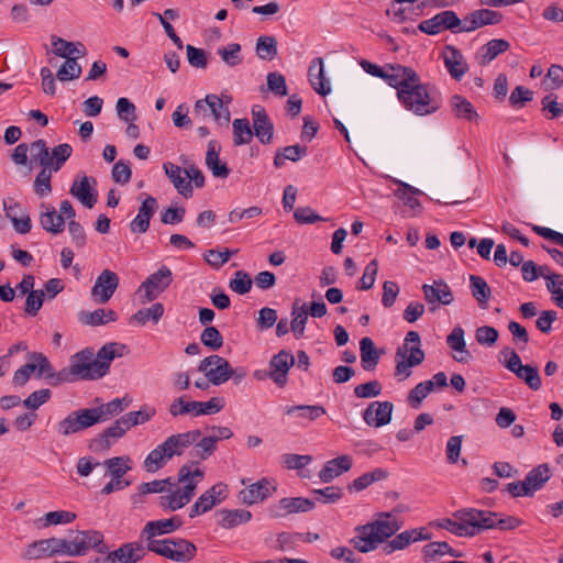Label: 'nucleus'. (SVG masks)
<instances>
[{"instance_id": "1", "label": "nucleus", "mask_w": 563, "mask_h": 563, "mask_svg": "<svg viewBox=\"0 0 563 563\" xmlns=\"http://www.w3.org/2000/svg\"><path fill=\"white\" fill-rule=\"evenodd\" d=\"M126 349L124 344L110 342L104 344L97 353L92 347H86L70 356L69 366L64 373V380L75 383L77 380H97L104 377L111 362L117 356H122Z\"/></svg>"}, {"instance_id": "2", "label": "nucleus", "mask_w": 563, "mask_h": 563, "mask_svg": "<svg viewBox=\"0 0 563 563\" xmlns=\"http://www.w3.org/2000/svg\"><path fill=\"white\" fill-rule=\"evenodd\" d=\"M400 529V523L389 512H379L376 518L355 528L350 543L361 553H368L386 542Z\"/></svg>"}, {"instance_id": "3", "label": "nucleus", "mask_w": 563, "mask_h": 563, "mask_svg": "<svg viewBox=\"0 0 563 563\" xmlns=\"http://www.w3.org/2000/svg\"><path fill=\"white\" fill-rule=\"evenodd\" d=\"M205 472L194 464H185L179 468L178 482L184 486L159 497L163 509L175 511L186 506L195 496L198 484L203 479Z\"/></svg>"}, {"instance_id": "4", "label": "nucleus", "mask_w": 563, "mask_h": 563, "mask_svg": "<svg viewBox=\"0 0 563 563\" xmlns=\"http://www.w3.org/2000/svg\"><path fill=\"white\" fill-rule=\"evenodd\" d=\"M397 98L406 110L419 117L430 115L441 107L439 99L429 90V85L422 84L419 76L408 88H402Z\"/></svg>"}, {"instance_id": "5", "label": "nucleus", "mask_w": 563, "mask_h": 563, "mask_svg": "<svg viewBox=\"0 0 563 563\" xmlns=\"http://www.w3.org/2000/svg\"><path fill=\"white\" fill-rule=\"evenodd\" d=\"M420 335L417 331H409L405 336L402 346L395 354V375L398 380L407 379L411 375V367L420 365L424 361V352L420 347Z\"/></svg>"}, {"instance_id": "6", "label": "nucleus", "mask_w": 563, "mask_h": 563, "mask_svg": "<svg viewBox=\"0 0 563 563\" xmlns=\"http://www.w3.org/2000/svg\"><path fill=\"white\" fill-rule=\"evenodd\" d=\"M91 550L99 554L108 552L104 536L98 530H77L70 539H66V555L84 556Z\"/></svg>"}, {"instance_id": "7", "label": "nucleus", "mask_w": 563, "mask_h": 563, "mask_svg": "<svg viewBox=\"0 0 563 563\" xmlns=\"http://www.w3.org/2000/svg\"><path fill=\"white\" fill-rule=\"evenodd\" d=\"M225 406L224 398L212 397L208 401L188 400L187 396H180L169 405V413L176 418L184 415H192L195 417L205 415H214L220 412Z\"/></svg>"}, {"instance_id": "8", "label": "nucleus", "mask_w": 563, "mask_h": 563, "mask_svg": "<svg viewBox=\"0 0 563 563\" xmlns=\"http://www.w3.org/2000/svg\"><path fill=\"white\" fill-rule=\"evenodd\" d=\"M481 510L463 508L453 514V519H443L439 527L459 537H474L479 533Z\"/></svg>"}, {"instance_id": "9", "label": "nucleus", "mask_w": 563, "mask_h": 563, "mask_svg": "<svg viewBox=\"0 0 563 563\" xmlns=\"http://www.w3.org/2000/svg\"><path fill=\"white\" fill-rule=\"evenodd\" d=\"M147 551L176 562H188L196 555V545L185 539H163L147 543Z\"/></svg>"}, {"instance_id": "10", "label": "nucleus", "mask_w": 563, "mask_h": 563, "mask_svg": "<svg viewBox=\"0 0 563 563\" xmlns=\"http://www.w3.org/2000/svg\"><path fill=\"white\" fill-rule=\"evenodd\" d=\"M173 282V273L169 267L162 265L155 273L151 274L139 287L137 294L141 303L155 300Z\"/></svg>"}, {"instance_id": "11", "label": "nucleus", "mask_w": 563, "mask_h": 563, "mask_svg": "<svg viewBox=\"0 0 563 563\" xmlns=\"http://www.w3.org/2000/svg\"><path fill=\"white\" fill-rule=\"evenodd\" d=\"M198 371L202 372L209 383L214 386L224 384L233 375L229 361L217 354L205 357L199 363Z\"/></svg>"}, {"instance_id": "12", "label": "nucleus", "mask_w": 563, "mask_h": 563, "mask_svg": "<svg viewBox=\"0 0 563 563\" xmlns=\"http://www.w3.org/2000/svg\"><path fill=\"white\" fill-rule=\"evenodd\" d=\"M96 423H98V417L92 415L90 408L79 409L70 412L67 417L60 420L56 426V430L58 434L69 437L86 430Z\"/></svg>"}, {"instance_id": "13", "label": "nucleus", "mask_w": 563, "mask_h": 563, "mask_svg": "<svg viewBox=\"0 0 563 563\" xmlns=\"http://www.w3.org/2000/svg\"><path fill=\"white\" fill-rule=\"evenodd\" d=\"M60 554L66 555V539L53 537L30 543L22 556L25 560H38Z\"/></svg>"}, {"instance_id": "14", "label": "nucleus", "mask_w": 563, "mask_h": 563, "mask_svg": "<svg viewBox=\"0 0 563 563\" xmlns=\"http://www.w3.org/2000/svg\"><path fill=\"white\" fill-rule=\"evenodd\" d=\"M316 507V501L303 497H285L268 507V516L273 519L285 518L289 515L309 512Z\"/></svg>"}, {"instance_id": "15", "label": "nucleus", "mask_w": 563, "mask_h": 563, "mask_svg": "<svg viewBox=\"0 0 563 563\" xmlns=\"http://www.w3.org/2000/svg\"><path fill=\"white\" fill-rule=\"evenodd\" d=\"M462 25V20L452 10L442 11L431 19L423 20L419 23L418 30L428 34L437 35L443 30H451L454 33H460L457 30Z\"/></svg>"}, {"instance_id": "16", "label": "nucleus", "mask_w": 563, "mask_h": 563, "mask_svg": "<svg viewBox=\"0 0 563 563\" xmlns=\"http://www.w3.org/2000/svg\"><path fill=\"white\" fill-rule=\"evenodd\" d=\"M228 497V485L220 482L207 489L191 506L189 517L195 518L211 510Z\"/></svg>"}, {"instance_id": "17", "label": "nucleus", "mask_w": 563, "mask_h": 563, "mask_svg": "<svg viewBox=\"0 0 563 563\" xmlns=\"http://www.w3.org/2000/svg\"><path fill=\"white\" fill-rule=\"evenodd\" d=\"M119 286V276L117 273L104 269L97 277L91 288V297L98 303L108 302Z\"/></svg>"}, {"instance_id": "18", "label": "nucleus", "mask_w": 563, "mask_h": 563, "mask_svg": "<svg viewBox=\"0 0 563 563\" xmlns=\"http://www.w3.org/2000/svg\"><path fill=\"white\" fill-rule=\"evenodd\" d=\"M418 74L410 67H406L399 64H387L385 66V73L383 78L390 87L400 93V90L408 88L411 81L418 79Z\"/></svg>"}, {"instance_id": "19", "label": "nucleus", "mask_w": 563, "mask_h": 563, "mask_svg": "<svg viewBox=\"0 0 563 563\" xmlns=\"http://www.w3.org/2000/svg\"><path fill=\"white\" fill-rule=\"evenodd\" d=\"M503 19V14L490 9H478L470 12L462 19V25L459 32H473L485 25L498 24Z\"/></svg>"}, {"instance_id": "20", "label": "nucleus", "mask_w": 563, "mask_h": 563, "mask_svg": "<svg viewBox=\"0 0 563 563\" xmlns=\"http://www.w3.org/2000/svg\"><path fill=\"white\" fill-rule=\"evenodd\" d=\"M295 364V357L291 352L282 350L269 361L268 377L279 387L287 384V375L290 367Z\"/></svg>"}, {"instance_id": "21", "label": "nucleus", "mask_w": 563, "mask_h": 563, "mask_svg": "<svg viewBox=\"0 0 563 563\" xmlns=\"http://www.w3.org/2000/svg\"><path fill=\"white\" fill-rule=\"evenodd\" d=\"M183 526V519L179 516H174L168 519L148 521L141 532V539L147 543L152 541H162L156 539L157 536L168 534Z\"/></svg>"}, {"instance_id": "22", "label": "nucleus", "mask_w": 563, "mask_h": 563, "mask_svg": "<svg viewBox=\"0 0 563 563\" xmlns=\"http://www.w3.org/2000/svg\"><path fill=\"white\" fill-rule=\"evenodd\" d=\"M97 185V180L95 178L88 177L86 175L77 176L74 183L70 186V195L78 199L86 208H92L98 198V192L93 189V186Z\"/></svg>"}, {"instance_id": "23", "label": "nucleus", "mask_w": 563, "mask_h": 563, "mask_svg": "<svg viewBox=\"0 0 563 563\" xmlns=\"http://www.w3.org/2000/svg\"><path fill=\"white\" fill-rule=\"evenodd\" d=\"M29 358L33 361L32 364L35 366V371H37V376L46 379L51 386L56 387L67 383V380H64L63 375L66 373V367L56 372L48 358L43 353L38 352L31 353Z\"/></svg>"}, {"instance_id": "24", "label": "nucleus", "mask_w": 563, "mask_h": 563, "mask_svg": "<svg viewBox=\"0 0 563 563\" xmlns=\"http://www.w3.org/2000/svg\"><path fill=\"white\" fill-rule=\"evenodd\" d=\"M147 548L140 542L123 543L120 548L107 552L106 561L109 563H137L141 561Z\"/></svg>"}, {"instance_id": "25", "label": "nucleus", "mask_w": 563, "mask_h": 563, "mask_svg": "<svg viewBox=\"0 0 563 563\" xmlns=\"http://www.w3.org/2000/svg\"><path fill=\"white\" fill-rule=\"evenodd\" d=\"M522 525V520L514 517H500L499 514L488 510H481L479 533L489 529L514 530Z\"/></svg>"}, {"instance_id": "26", "label": "nucleus", "mask_w": 563, "mask_h": 563, "mask_svg": "<svg viewBox=\"0 0 563 563\" xmlns=\"http://www.w3.org/2000/svg\"><path fill=\"white\" fill-rule=\"evenodd\" d=\"M158 209V202L153 196H146L142 201L136 217L130 222L132 233L143 234L147 232L150 222L154 213Z\"/></svg>"}, {"instance_id": "27", "label": "nucleus", "mask_w": 563, "mask_h": 563, "mask_svg": "<svg viewBox=\"0 0 563 563\" xmlns=\"http://www.w3.org/2000/svg\"><path fill=\"white\" fill-rule=\"evenodd\" d=\"M444 66L455 80H461L467 73L468 65L462 52L453 45H445L442 51Z\"/></svg>"}, {"instance_id": "28", "label": "nucleus", "mask_w": 563, "mask_h": 563, "mask_svg": "<svg viewBox=\"0 0 563 563\" xmlns=\"http://www.w3.org/2000/svg\"><path fill=\"white\" fill-rule=\"evenodd\" d=\"M393 409L389 401H373L363 412V419L368 426L379 428L390 422Z\"/></svg>"}, {"instance_id": "29", "label": "nucleus", "mask_w": 563, "mask_h": 563, "mask_svg": "<svg viewBox=\"0 0 563 563\" xmlns=\"http://www.w3.org/2000/svg\"><path fill=\"white\" fill-rule=\"evenodd\" d=\"M201 437L200 430H190L168 437L162 444L165 446L169 457L180 456L185 450L196 443Z\"/></svg>"}, {"instance_id": "30", "label": "nucleus", "mask_w": 563, "mask_h": 563, "mask_svg": "<svg viewBox=\"0 0 563 563\" xmlns=\"http://www.w3.org/2000/svg\"><path fill=\"white\" fill-rule=\"evenodd\" d=\"M254 134L262 144H269L274 135V125L262 106L252 108Z\"/></svg>"}, {"instance_id": "31", "label": "nucleus", "mask_w": 563, "mask_h": 563, "mask_svg": "<svg viewBox=\"0 0 563 563\" xmlns=\"http://www.w3.org/2000/svg\"><path fill=\"white\" fill-rule=\"evenodd\" d=\"M422 291L424 299L429 305L441 303L443 306H448L454 300L451 288L442 279L434 280L432 285H422Z\"/></svg>"}, {"instance_id": "32", "label": "nucleus", "mask_w": 563, "mask_h": 563, "mask_svg": "<svg viewBox=\"0 0 563 563\" xmlns=\"http://www.w3.org/2000/svg\"><path fill=\"white\" fill-rule=\"evenodd\" d=\"M163 168L177 192L187 199L191 198L194 188L191 183L187 180L184 169L170 162L164 163Z\"/></svg>"}, {"instance_id": "33", "label": "nucleus", "mask_w": 563, "mask_h": 563, "mask_svg": "<svg viewBox=\"0 0 563 563\" xmlns=\"http://www.w3.org/2000/svg\"><path fill=\"white\" fill-rule=\"evenodd\" d=\"M353 465L350 455L344 454L328 461L319 472V478L322 483H330L345 472H349Z\"/></svg>"}, {"instance_id": "34", "label": "nucleus", "mask_w": 563, "mask_h": 563, "mask_svg": "<svg viewBox=\"0 0 563 563\" xmlns=\"http://www.w3.org/2000/svg\"><path fill=\"white\" fill-rule=\"evenodd\" d=\"M40 223L43 230L52 234L62 233L65 229L63 216L58 214L56 209L46 202L40 205Z\"/></svg>"}, {"instance_id": "35", "label": "nucleus", "mask_w": 563, "mask_h": 563, "mask_svg": "<svg viewBox=\"0 0 563 563\" xmlns=\"http://www.w3.org/2000/svg\"><path fill=\"white\" fill-rule=\"evenodd\" d=\"M308 77L310 85L317 93L327 96L331 92L330 84L324 77L323 59L321 57L311 60Z\"/></svg>"}, {"instance_id": "36", "label": "nucleus", "mask_w": 563, "mask_h": 563, "mask_svg": "<svg viewBox=\"0 0 563 563\" xmlns=\"http://www.w3.org/2000/svg\"><path fill=\"white\" fill-rule=\"evenodd\" d=\"M269 495V481L267 478H262L258 482L251 484L246 488L242 489L239 494V497L242 504L252 506L265 500Z\"/></svg>"}, {"instance_id": "37", "label": "nucleus", "mask_w": 563, "mask_h": 563, "mask_svg": "<svg viewBox=\"0 0 563 563\" xmlns=\"http://www.w3.org/2000/svg\"><path fill=\"white\" fill-rule=\"evenodd\" d=\"M430 537L428 534L422 533V529H412L406 530L399 534H397L391 541L387 542L383 548L385 554H391L397 550L406 549L411 542H416L419 540H427Z\"/></svg>"}, {"instance_id": "38", "label": "nucleus", "mask_w": 563, "mask_h": 563, "mask_svg": "<svg viewBox=\"0 0 563 563\" xmlns=\"http://www.w3.org/2000/svg\"><path fill=\"white\" fill-rule=\"evenodd\" d=\"M220 150L221 147L217 141H209L206 154V165L214 177L227 178L230 174V169L225 163L220 161Z\"/></svg>"}, {"instance_id": "39", "label": "nucleus", "mask_w": 563, "mask_h": 563, "mask_svg": "<svg viewBox=\"0 0 563 563\" xmlns=\"http://www.w3.org/2000/svg\"><path fill=\"white\" fill-rule=\"evenodd\" d=\"M217 516L220 517L218 525L224 529H233L252 519V512L246 509H221Z\"/></svg>"}, {"instance_id": "40", "label": "nucleus", "mask_w": 563, "mask_h": 563, "mask_svg": "<svg viewBox=\"0 0 563 563\" xmlns=\"http://www.w3.org/2000/svg\"><path fill=\"white\" fill-rule=\"evenodd\" d=\"M78 319L85 325L98 327L117 321L118 314L112 309L99 308L95 311H80L78 313Z\"/></svg>"}, {"instance_id": "41", "label": "nucleus", "mask_w": 563, "mask_h": 563, "mask_svg": "<svg viewBox=\"0 0 563 563\" xmlns=\"http://www.w3.org/2000/svg\"><path fill=\"white\" fill-rule=\"evenodd\" d=\"M53 53L56 56L68 58L71 55H77V57H84L87 53L86 47L80 42H68L62 37L53 35L51 37Z\"/></svg>"}, {"instance_id": "42", "label": "nucleus", "mask_w": 563, "mask_h": 563, "mask_svg": "<svg viewBox=\"0 0 563 563\" xmlns=\"http://www.w3.org/2000/svg\"><path fill=\"white\" fill-rule=\"evenodd\" d=\"M510 47L508 41L504 38H494L483 45L478 53L477 59L479 65H487L494 60L498 55L505 53Z\"/></svg>"}, {"instance_id": "43", "label": "nucleus", "mask_w": 563, "mask_h": 563, "mask_svg": "<svg viewBox=\"0 0 563 563\" xmlns=\"http://www.w3.org/2000/svg\"><path fill=\"white\" fill-rule=\"evenodd\" d=\"M308 317V305H300V300L296 299L291 306L290 321V330L294 332L295 338L300 339L303 336Z\"/></svg>"}, {"instance_id": "44", "label": "nucleus", "mask_w": 563, "mask_h": 563, "mask_svg": "<svg viewBox=\"0 0 563 563\" xmlns=\"http://www.w3.org/2000/svg\"><path fill=\"white\" fill-rule=\"evenodd\" d=\"M361 364L364 371H374L377 366L380 353L377 351L373 340L368 336L360 341Z\"/></svg>"}, {"instance_id": "45", "label": "nucleus", "mask_w": 563, "mask_h": 563, "mask_svg": "<svg viewBox=\"0 0 563 563\" xmlns=\"http://www.w3.org/2000/svg\"><path fill=\"white\" fill-rule=\"evenodd\" d=\"M450 106L455 118L460 120L473 122L478 119V113L473 104L461 95L452 96Z\"/></svg>"}, {"instance_id": "46", "label": "nucleus", "mask_w": 563, "mask_h": 563, "mask_svg": "<svg viewBox=\"0 0 563 563\" xmlns=\"http://www.w3.org/2000/svg\"><path fill=\"white\" fill-rule=\"evenodd\" d=\"M550 468L548 464H540L532 468L523 479L526 486L531 489V496L541 489L543 485L550 479Z\"/></svg>"}, {"instance_id": "47", "label": "nucleus", "mask_w": 563, "mask_h": 563, "mask_svg": "<svg viewBox=\"0 0 563 563\" xmlns=\"http://www.w3.org/2000/svg\"><path fill=\"white\" fill-rule=\"evenodd\" d=\"M470 288L472 296L477 301L481 308L486 309L492 290L486 280L477 275L470 276Z\"/></svg>"}, {"instance_id": "48", "label": "nucleus", "mask_w": 563, "mask_h": 563, "mask_svg": "<svg viewBox=\"0 0 563 563\" xmlns=\"http://www.w3.org/2000/svg\"><path fill=\"white\" fill-rule=\"evenodd\" d=\"M388 477V472L382 467H377L372 472H367L355 478L349 486L350 492H362L375 482L384 481Z\"/></svg>"}, {"instance_id": "49", "label": "nucleus", "mask_w": 563, "mask_h": 563, "mask_svg": "<svg viewBox=\"0 0 563 563\" xmlns=\"http://www.w3.org/2000/svg\"><path fill=\"white\" fill-rule=\"evenodd\" d=\"M426 561H435L438 558L449 554L453 558H461L462 553L452 549L448 542L434 541L426 544L422 549Z\"/></svg>"}, {"instance_id": "50", "label": "nucleus", "mask_w": 563, "mask_h": 563, "mask_svg": "<svg viewBox=\"0 0 563 563\" xmlns=\"http://www.w3.org/2000/svg\"><path fill=\"white\" fill-rule=\"evenodd\" d=\"M306 155L307 147L298 144L278 148L274 157V166L280 168L286 161L298 162Z\"/></svg>"}, {"instance_id": "51", "label": "nucleus", "mask_w": 563, "mask_h": 563, "mask_svg": "<svg viewBox=\"0 0 563 563\" xmlns=\"http://www.w3.org/2000/svg\"><path fill=\"white\" fill-rule=\"evenodd\" d=\"M448 345L461 354L455 356V360L460 363H465L471 357L468 350H466V343L464 340V330L461 327H455L446 338Z\"/></svg>"}, {"instance_id": "52", "label": "nucleus", "mask_w": 563, "mask_h": 563, "mask_svg": "<svg viewBox=\"0 0 563 563\" xmlns=\"http://www.w3.org/2000/svg\"><path fill=\"white\" fill-rule=\"evenodd\" d=\"M255 52L262 60H273L277 54V40L273 35H262L256 40Z\"/></svg>"}, {"instance_id": "53", "label": "nucleus", "mask_w": 563, "mask_h": 563, "mask_svg": "<svg viewBox=\"0 0 563 563\" xmlns=\"http://www.w3.org/2000/svg\"><path fill=\"white\" fill-rule=\"evenodd\" d=\"M285 412L288 416H297L308 419L309 421H314L325 413V409L321 405H298L286 407Z\"/></svg>"}, {"instance_id": "54", "label": "nucleus", "mask_w": 563, "mask_h": 563, "mask_svg": "<svg viewBox=\"0 0 563 563\" xmlns=\"http://www.w3.org/2000/svg\"><path fill=\"white\" fill-rule=\"evenodd\" d=\"M170 460L165 446L161 443L152 450L144 460V468L154 473L166 465Z\"/></svg>"}, {"instance_id": "55", "label": "nucleus", "mask_w": 563, "mask_h": 563, "mask_svg": "<svg viewBox=\"0 0 563 563\" xmlns=\"http://www.w3.org/2000/svg\"><path fill=\"white\" fill-rule=\"evenodd\" d=\"M164 314V306L161 302H156L152 305L150 308H143L137 310L132 316V321L137 322L141 325L146 324L148 321H152L153 323H158L161 318Z\"/></svg>"}, {"instance_id": "56", "label": "nucleus", "mask_w": 563, "mask_h": 563, "mask_svg": "<svg viewBox=\"0 0 563 563\" xmlns=\"http://www.w3.org/2000/svg\"><path fill=\"white\" fill-rule=\"evenodd\" d=\"M129 462L130 457L128 456H117L106 460L103 465L111 477L124 479L123 476L131 470V466L128 464Z\"/></svg>"}, {"instance_id": "57", "label": "nucleus", "mask_w": 563, "mask_h": 563, "mask_svg": "<svg viewBox=\"0 0 563 563\" xmlns=\"http://www.w3.org/2000/svg\"><path fill=\"white\" fill-rule=\"evenodd\" d=\"M398 189L396 190V196L404 201V203L411 209H417L421 207V203L417 196L421 195V190L417 189L404 181H398Z\"/></svg>"}, {"instance_id": "58", "label": "nucleus", "mask_w": 563, "mask_h": 563, "mask_svg": "<svg viewBox=\"0 0 563 563\" xmlns=\"http://www.w3.org/2000/svg\"><path fill=\"white\" fill-rule=\"evenodd\" d=\"M253 131L247 119H235L233 121V141L234 145L249 144L252 140Z\"/></svg>"}, {"instance_id": "59", "label": "nucleus", "mask_w": 563, "mask_h": 563, "mask_svg": "<svg viewBox=\"0 0 563 563\" xmlns=\"http://www.w3.org/2000/svg\"><path fill=\"white\" fill-rule=\"evenodd\" d=\"M71 153L73 148L67 143L55 146L52 150V153H49L51 163L48 164V167L54 172H58L65 162L70 157Z\"/></svg>"}, {"instance_id": "60", "label": "nucleus", "mask_w": 563, "mask_h": 563, "mask_svg": "<svg viewBox=\"0 0 563 563\" xmlns=\"http://www.w3.org/2000/svg\"><path fill=\"white\" fill-rule=\"evenodd\" d=\"M125 398H115L108 404L101 405L96 408H90L92 415L98 417V423L106 421L110 416L118 415L123 410L122 402Z\"/></svg>"}, {"instance_id": "61", "label": "nucleus", "mask_w": 563, "mask_h": 563, "mask_svg": "<svg viewBox=\"0 0 563 563\" xmlns=\"http://www.w3.org/2000/svg\"><path fill=\"white\" fill-rule=\"evenodd\" d=\"M156 415L154 407L145 406L137 411H130L122 416L129 429L150 421Z\"/></svg>"}, {"instance_id": "62", "label": "nucleus", "mask_w": 563, "mask_h": 563, "mask_svg": "<svg viewBox=\"0 0 563 563\" xmlns=\"http://www.w3.org/2000/svg\"><path fill=\"white\" fill-rule=\"evenodd\" d=\"M53 172L49 167H43L35 177L33 188L38 197L43 198L52 192L51 179Z\"/></svg>"}, {"instance_id": "63", "label": "nucleus", "mask_w": 563, "mask_h": 563, "mask_svg": "<svg viewBox=\"0 0 563 563\" xmlns=\"http://www.w3.org/2000/svg\"><path fill=\"white\" fill-rule=\"evenodd\" d=\"M515 375L519 379L523 380L532 390H539L541 388L542 383L538 367L530 364L522 365Z\"/></svg>"}, {"instance_id": "64", "label": "nucleus", "mask_w": 563, "mask_h": 563, "mask_svg": "<svg viewBox=\"0 0 563 563\" xmlns=\"http://www.w3.org/2000/svg\"><path fill=\"white\" fill-rule=\"evenodd\" d=\"M547 279V289L552 295V300L555 305L563 309V279L562 276L555 273H552L545 276Z\"/></svg>"}]
</instances>
